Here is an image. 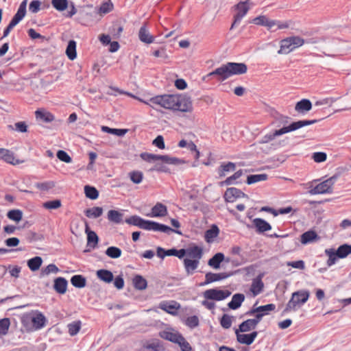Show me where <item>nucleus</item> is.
<instances>
[{
    "label": "nucleus",
    "mask_w": 351,
    "mask_h": 351,
    "mask_svg": "<svg viewBox=\"0 0 351 351\" xmlns=\"http://www.w3.org/2000/svg\"><path fill=\"white\" fill-rule=\"evenodd\" d=\"M150 101L152 106L157 104L159 107L172 111L191 113L193 110L192 99L185 94L156 95Z\"/></svg>",
    "instance_id": "obj_1"
},
{
    "label": "nucleus",
    "mask_w": 351,
    "mask_h": 351,
    "mask_svg": "<svg viewBox=\"0 0 351 351\" xmlns=\"http://www.w3.org/2000/svg\"><path fill=\"white\" fill-rule=\"evenodd\" d=\"M125 223L130 225L138 226L140 228L146 230H153L156 232H165L169 234L171 232H175L180 233L179 231L173 230L168 226L161 224L155 221L145 220L137 215H133L125 219Z\"/></svg>",
    "instance_id": "obj_2"
},
{
    "label": "nucleus",
    "mask_w": 351,
    "mask_h": 351,
    "mask_svg": "<svg viewBox=\"0 0 351 351\" xmlns=\"http://www.w3.org/2000/svg\"><path fill=\"white\" fill-rule=\"evenodd\" d=\"M317 120H300L295 122H293L288 126H284L279 130H276L271 133L265 135L261 140L258 142L260 144H266L273 141L276 136L282 135L284 134L295 131L302 127L307 126L315 123H317Z\"/></svg>",
    "instance_id": "obj_3"
},
{
    "label": "nucleus",
    "mask_w": 351,
    "mask_h": 351,
    "mask_svg": "<svg viewBox=\"0 0 351 351\" xmlns=\"http://www.w3.org/2000/svg\"><path fill=\"white\" fill-rule=\"evenodd\" d=\"M304 43V40L298 36L284 38L280 42V49L278 51V53L280 55H287L295 49L302 46Z\"/></svg>",
    "instance_id": "obj_4"
},
{
    "label": "nucleus",
    "mask_w": 351,
    "mask_h": 351,
    "mask_svg": "<svg viewBox=\"0 0 351 351\" xmlns=\"http://www.w3.org/2000/svg\"><path fill=\"white\" fill-rule=\"evenodd\" d=\"M309 295L310 293L307 290H300L293 293L284 312L287 313L291 311H296L298 308H300L307 302Z\"/></svg>",
    "instance_id": "obj_5"
},
{
    "label": "nucleus",
    "mask_w": 351,
    "mask_h": 351,
    "mask_svg": "<svg viewBox=\"0 0 351 351\" xmlns=\"http://www.w3.org/2000/svg\"><path fill=\"white\" fill-rule=\"evenodd\" d=\"M337 180V176H333L330 178L318 184L311 189L308 193L311 195L331 193L332 192V186Z\"/></svg>",
    "instance_id": "obj_6"
},
{
    "label": "nucleus",
    "mask_w": 351,
    "mask_h": 351,
    "mask_svg": "<svg viewBox=\"0 0 351 351\" xmlns=\"http://www.w3.org/2000/svg\"><path fill=\"white\" fill-rule=\"evenodd\" d=\"M234 9L237 12L234 16V22L232 24L231 29L234 28L236 25L239 24L241 21L242 19L250 9L249 0L240 1L234 6Z\"/></svg>",
    "instance_id": "obj_7"
},
{
    "label": "nucleus",
    "mask_w": 351,
    "mask_h": 351,
    "mask_svg": "<svg viewBox=\"0 0 351 351\" xmlns=\"http://www.w3.org/2000/svg\"><path fill=\"white\" fill-rule=\"evenodd\" d=\"M230 294L231 292L228 290L210 289L205 291L203 295L206 300L220 301L227 298Z\"/></svg>",
    "instance_id": "obj_8"
},
{
    "label": "nucleus",
    "mask_w": 351,
    "mask_h": 351,
    "mask_svg": "<svg viewBox=\"0 0 351 351\" xmlns=\"http://www.w3.org/2000/svg\"><path fill=\"white\" fill-rule=\"evenodd\" d=\"M29 321L32 323L33 328L35 330H38L45 326L46 318L41 313L36 312L32 315L27 316L23 319V323L24 324H26Z\"/></svg>",
    "instance_id": "obj_9"
},
{
    "label": "nucleus",
    "mask_w": 351,
    "mask_h": 351,
    "mask_svg": "<svg viewBox=\"0 0 351 351\" xmlns=\"http://www.w3.org/2000/svg\"><path fill=\"white\" fill-rule=\"evenodd\" d=\"M224 198L225 200L228 202H234L238 198H246L249 199V197L246 194L234 187L228 188L226 191Z\"/></svg>",
    "instance_id": "obj_10"
},
{
    "label": "nucleus",
    "mask_w": 351,
    "mask_h": 351,
    "mask_svg": "<svg viewBox=\"0 0 351 351\" xmlns=\"http://www.w3.org/2000/svg\"><path fill=\"white\" fill-rule=\"evenodd\" d=\"M185 256L187 258L197 260L199 261L203 256V249L197 245H191L184 249Z\"/></svg>",
    "instance_id": "obj_11"
},
{
    "label": "nucleus",
    "mask_w": 351,
    "mask_h": 351,
    "mask_svg": "<svg viewBox=\"0 0 351 351\" xmlns=\"http://www.w3.org/2000/svg\"><path fill=\"white\" fill-rule=\"evenodd\" d=\"M215 75L217 77L219 81H224L228 77H230V73L228 71V68L227 66V64H222L220 67L217 68L213 71L209 73L206 77Z\"/></svg>",
    "instance_id": "obj_12"
},
{
    "label": "nucleus",
    "mask_w": 351,
    "mask_h": 351,
    "mask_svg": "<svg viewBox=\"0 0 351 351\" xmlns=\"http://www.w3.org/2000/svg\"><path fill=\"white\" fill-rule=\"evenodd\" d=\"M226 64L230 76L244 74L247 72V68L244 63L228 62Z\"/></svg>",
    "instance_id": "obj_13"
},
{
    "label": "nucleus",
    "mask_w": 351,
    "mask_h": 351,
    "mask_svg": "<svg viewBox=\"0 0 351 351\" xmlns=\"http://www.w3.org/2000/svg\"><path fill=\"white\" fill-rule=\"evenodd\" d=\"M180 307V304L175 301L162 302L159 304V308L160 309L173 315L177 314V311Z\"/></svg>",
    "instance_id": "obj_14"
},
{
    "label": "nucleus",
    "mask_w": 351,
    "mask_h": 351,
    "mask_svg": "<svg viewBox=\"0 0 351 351\" xmlns=\"http://www.w3.org/2000/svg\"><path fill=\"white\" fill-rule=\"evenodd\" d=\"M239 330H236L235 333L237 335V339L240 343L250 345L253 343L256 337H257L258 332L254 331L250 334H239Z\"/></svg>",
    "instance_id": "obj_15"
},
{
    "label": "nucleus",
    "mask_w": 351,
    "mask_h": 351,
    "mask_svg": "<svg viewBox=\"0 0 351 351\" xmlns=\"http://www.w3.org/2000/svg\"><path fill=\"white\" fill-rule=\"evenodd\" d=\"M184 267L188 276L192 275L198 268L199 261L191 258H184L183 260Z\"/></svg>",
    "instance_id": "obj_16"
},
{
    "label": "nucleus",
    "mask_w": 351,
    "mask_h": 351,
    "mask_svg": "<svg viewBox=\"0 0 351 351\" xmlns=\"http://www.w3.org/2000/svg\"><path fill=\"white\" fill-rule=\"evenodd\" d=\"M228 276H230V275L226 273L215 274L208 272L205 275V282L202 285H208L216 281H219L227 278Z\"/></svg>",
    "instance_id": "obj_17"
},
{
    "label": "nucleus",
    "mask_w": 351,
    "mask_h": 351,
    "mask_svg": "<svg viewBox=\"0 0 351 351\" xmlns=\"http://www.w3.org/2000/svg\"><path fill=\"white\" fill-rule=\"evenodd\" d=\"M68 285L67 280L63 277H58L54 280L53 289L59 294H64Z\"/></svg>",
    "instance_id": "obj_18"
},
{
    "label": "nucleus",
    "mask_w": 351,
    "mask_h": 351,
    "mask_svg": "<svg viewBox=\"0 0 351 351\" xmlns=\"http://www.w3.org/2000/svg\"><path fill=\"white\" fill-rule=\"evenodd\" d=\"M252 223L256 228V231L259 233H263L271 229V226L261 218L254 219Z\"/></svg>",
    "instance_id": "obj_19"
},
{
    "label": "nucleus",
    "mask_w": 351,
    "mask_h": 351,
    "mask_svg": "<svg viewBox=\"0 0 351 351\" xmlns=\"http://www.w3.org/2000/svg\"><path fill=\"white\" fill-rule=\"evenodd\" d=\"M167 214V208L165 205L162 203L158 202L152 208V214L147 215L149 217H165Z\"/></svg>",
    "instance_id": "obj_20"
},
{
    "label": "nucleus",
    "mask_w": 351,
    "mask_h": 351,
    "mask_svg": "<svg viewBox=\"0 0 351 351\" xmlns=\"http://www.w3.org/2000/svg\"><path fill=\"white\" fill-rule=\"evenodd\" d=\"M85 232L87 234V245L95 248L98 243L99 238L94 231L90 230L87 223L85 226Z\"/></svg>",
    "instance_id": "obj_21"
},
{
    "label": "nucleus",
    "mask_w": 351,
    "mask_h": 351,
    "mask_svg": "<svg viewBox=\"0 0 351 351\" xmlns=\"http://www.w3.org/2000/svg\"><path fill=\"white\" fill-rule=\"evenodd\" d=\"M261 276H258L257 278L252 280L250 291L252 293L254 296L260 294L264 287V284L261 280Z\"/></svg>",
    "instance_id": "obj_22"
},
{
    "label": "nucleus",
    "mask_w": 351,
    "mask_h": 351,
    "mask_svg": "<svg viewBox=\"0 0 351 351\" xmlns=\"http://www.w3.org/2000/svg\"><path fill=\"white\" fill-rule=\"evenodd\" d=\"M319 239V237L317 234L313 230H308L305 232L301 235V243L302 244H308L310 243H313L317 241Z\"/></svg>",
    "instance_id": "obj_23"
},
{
    "label": "nucleus",
    "mask_w": 351,
    "mask_h": 351,
    "mask_svg": "<svg viewBox=\"0 0 351 351\" xmlns=\"http://www.w3.org/2000/svg\"><path fill=\"white\" fill-rule=\"evenodd\" d=\"M139 40L146 44H151L154 42V38L152 36L145 25L142 26L138 32Z\"/></svg>",
    "instance_id": "obj_24"
},
{
    "label": "nucleus",
    "mask_w": 351,
    "mask_h": 351,
    "mask_svg": "<svg viewBox=\"0 0 351 351\" xmlns=\"http://www.w3.org/2000/svg\"><path fill=\"white\" fill-rule=\"evenodd\" d=\"M36 119L42 120L45 123H51L55 119L54 115L45 110H37L35 112Z\"/></svg>",
    "instance_id": "obj_25"
},
{
    "label": "nucleus",
    "mask_w": 351,
    "mask_h": 351,
    "mask_svg": "<svg viewBox=\"0 0 351 351\" xmlns=\"http://www.w3.org/2000/svg\"><path fill=\"white\" fill-rule=\"evenodd\" d=\"M182 335L177 332L164 330L160 332V337L175 343H178Z\"/></svg>",
    "instance_id": "obj_26"
},
{
    "label": "nucleus",
    "mask_w": 351,
    "mask_h": 351,
    "mask_svg": "<svg viewBox=\"0 0 351 351\" xmlns=\"http://www.w3.org/2000/svg\"><path fill=\"white\" fill-rule=\"evenodd\" d=\"M245 300V295L243 293H235L233 295L231 301L228 304L230 309L236 310L239 308Z\"/></svg>",
    "instance_id": "obj_27"
},
{
    "label": "nucleus",
    "mask_w": 351,
    "mask_h": 351,
    "mask_svg": "<svg viewBox=\"0 0 351 351\" xmlns=\"http://www.w3.org/2000/svg\"><path fill=\"white\" fill-rule=\"evenodd\" d=\"M0 159L10 164H17L18 160H15L14 154L8 149L0 148Z\"/></svg>",
    "instance_id": "obj_28"
},
{
    "label": "nucleus",
    "mask_w": 351,
    "mask_h": 351,
    "mask_svg": "<svg viewBox=\"0 0 351 351\" xmlns=\"http://www.w3.org/2000/svg\"><path fill=\"white\" fill-rule=\"evenodd\" d=\"M312 108V104L309 99H303L298 101L295 106V110L298 112H304L309 111Z\"/></svg>",
    "instance_id": "obj_29"
},
{
    "label": "nucleus",
    "mask_w": 351,
    "mask_h": 351,
    "mask_svg": "<svg viewBox=\"0 0 351 351\" xmlns=\"http://www.w3.org/2000/svg\"><path fill=\"white\" fill-rule=\"evenodd\" d=\"M236 169V165L232 162L227 163H222L218 169V173L220 177L226 176L227 173L234 171Z\"/></svg>",
    "instance_id": "obj_30"
},
{
    "label": "nucleus",
    "mask_w": 351,
    "mask_h": 351,
    "mask_svg": "<svg viewBox=\"0 0 351 351\" xmlns=\"http://www.w3.org/2000/svg\"><path fill=\"white\" fill-rule=\"evenodd\" d=\"M223 260L224 254L221 252H218L208 260V265L214 269H218Z\"/></svg>",
    "instance_id": "obj_31"
},
{
    "label": "nucleus",
    "mask_w": 351,
    "mask_h": 351,
    "mask_svg": "<svg viewBox=\"0 0 351 351\" xmlns=\"http://www.w3.org/2000/svg\"><path fill=\"white\" fill-rule=\"evenodd\" d=\"M276 308V306L274 304H269L264 306H260L256 308H253L249 312L247 313V315H252L255 314V313H264V315L267 314L268 311H274Z\"/></svg>",
    "instance_id": "obj_32"
},
{
    "label": "nucleus",
    "mask_w": 351,
    "mask_h": 351,
    "mask_svg": "<svg viewBox=\"0 0 351 351\" xmlns=\"http://www.w3.org/2000/svg\"><path fill=\"white\" fill-rule=\"evenodd\" d=\"M219 229L216 225H213L212 227L206 231L205 240L207 243H212L214 239L219 235Z\"/></svg>",
    "instance_id": "obj_33"
},
{
    "label": "nucleus",
    "mask_w": 351,
    "mask_h": 351,
    "mask_svg": "<svg viewBox=\"0 0 351 351\" xmlns=\"http://www.w3.org/2000/svg\"><path fill=\"white\" fill-rule=\"evenodd\" d=\"M97 276L101 280L110 283L113 280V274L112 273L107 269H99L97 271Z\"/></svg>",
    "instance_id": "obj_34"
},
{
    "label": "nucleus",
    "mask_w": 351,
    "mask_h": 351,
    "mask_svg": "<svg viewBox=\"0 0 351 351\" xmlns=\"http://www.w3.org/2000/svg\"><path fill=\"white\" fill-rule=\"evenodd\" d=\"M133 285L136 289L144 290L147 288V282L143 276L136 275L133 278Z\"/></svg>",
    "instance_id": "obj_35"
},
{
    "label": "nucleus",
    "mask_w": 351,
    "mask_h": 351,
    "mask_svg": "<svg viewBox=\"0 0 351 351\" xmlns=\"http://www.w3.org/2000/svg\"><path fill=\"white\" fill-rule=\"evenodd\" d=\"M66 54L71 60L76 58V42L75 40H71L69 42L66 49Z\"/></svg>",
    "instance_id": "obj_36"
},
{
    "label": "nucleus",
    "mask_w": 351,
    "mask_h": 351,
    "mask_svg": "<svg viewBox=\"0 0 351 351\" xmlns=\"http://www.w3.org/2000/svg\"><path fill=\"white\" fill-rule=\"evenodd\" d=\"M351 254V245L343 244L336 250V254L339 258H344Z\"/></svg>",
    "instance_id": "obj_37"
},
{
    "label": "nucleus",
    "mask_w": 351,
    "mask_h": 351,
    "mask_svg": "<svg viewBox=\"0 0 351 351\" xmlns=\"http://www.w3.org/2000/svg\"><path fill=\"white\" fill-rule=\"evenodd\" d=\"M71 282L76 288H83L86 285V280L82 275H75L71 277Z\"/></svg>",
    "instance_id": "obj_38"
},
{
    "label": "nucleus",
    "mask_w": 351,
    "mask_h": 351,
    "mask_svg": "<svg viewBox=\"0 0 351 351\" xmlns=\"http://www.w3.org/2000/svg\"><path fill=\"white\" fill-rule=\"evenodd\" d=\"M85 215L88 218H97L103 213V208L101 207L95 206L91 208L86 209L84 211Z\"/></svg>",
    "instance_id": "obj_39"
},
{
    "label": "nucleus",
    "mask_w": 351,
    "mask_h": 351,
    "mask_svg": "<svg viewBox=\"0 0 351 351\" xmlns=\"http://www.w3.org/2000/svg\"><path fill=\"white\" fill-rule=\"evenodd\" d=\"M108 219L115 223H120L123 219V214L115 210L108 212Z\"/></svg>",
    "instance_id": "obj_40"
},
{
    "label": "nucleus",
    "mask_w": 351,
    "mask_h": 351,
    "mask_svg": "<svg viewBox=\"0 0 351 351\" xmlns=\"http://www.w3.org/2000/svg\"><path fill=\"white\" fill-rule=\"evenodd\" d=\"M43 263V259L40 256H35L34 258H32L29 259L27 261V265L29 268L33 271H37Z\"/></svg>",
    "instance_id": "obj_41"
},
{
    "label": "nucleus",
    "mask_w": 351,
    "mask_h": 351,
    "mask_svg": "<svg viewBox=\"0 0 351 351\" xmlns=\"http://www.w3.org/2000/svg\"><path fill=\"white\" fill-rule=\"evenodd\" d=\"M101 129L104 132L114 134L118 136H123L128 132V130H126V129L110 128L108 126H104V125L101 126Z\"/></svg>",
    "instance_id": "obj_42"
},
{
    "label": "nucleus",
    "mask_w": 351,
    "mask_h": 351,
    "mask_svg": "<svg viewBox=\"0 0 351 351\" xmlns=\"http://www.w3.org/2000/svg\"><path fill=\"white\" fill-rule=\"evenodd\" d=\"M60 271L58 267L55 264H49L46 267L42 269L40 271V276L45 277L51 274H58Z\"/></svg>",
    "instance_id": "obj_43"
},
{
    "label": "nucleus",
    "mask_w": 351,
    "mask_h": 351,
    "mask_svg": "<svg viewBox=\"0 0 351 351\" xmlns=\"http://www.w3.org/2000/svg\"><path fill=\"white\" fill-rule=\"evenodd\" d=\"M325 254L328 256L327 265L330 267L335 264L337 258H339L338 256L336 254V251L332 248L326 249Z\"/></svg>",
    "instance_id": "obj_44"
},
{
    "label": "nucleus",
    "mask_w": 351,
    "mask_h": 351,
    "mask_svg": "<svg viewBox=\"0 0 351 351\" xmlns=\"http://www.w3.org/2000/svg\"><path fill=\"white\" fill-rule=\"evenodd\" d=\"M27 3V0H23L21 3L16 13L14 16V18L21 21L25 17L26 14Z\"/></svg>",
    "instance_id": "obj_45"
},
{
    "label": "nucleus",
    "mask_w": 351,
    "mask_h": 351,
    "mask_svg": "<svg viewBox=\"0 0 351 351\" xmlns=\"http://www.w3.org/2000/svg\"><path fill=\"white\" fill-rule=\"evenodd\" d=\"M7 217L10 220L19 222L22 219L23 212L19 209L10 210L8 212Z\"/></svg>",
    "instance_id": "obj_46"
},
{
    "label": "nucleus",
    "mask_w": 351,
    "mask_h": 351,
    "mask_svg": "<svg viewBox=\"0 0 351 351\" xmlns=\"http://www.w3.org/2000/svg\"><path fill=\"white\" fill-rule=\"evenodd\" d=\"M254 323L255 322L252 321V319H247L239 325V328L238 330L241 332L250 331L256 328V326Z\"/></svg>",
    "instance_id": "obj_47"
},
{
    "label": "nucleus",
    "mask_w": 351,
    "mask_h": 351,
    "mask_svg": "<svg viewBox=\"0 0 351 351\" xmlns=\"http://www.w3.org/2000/svg\"><path fill=\"white\" fill-rule=\"evenodd\" d=\"M267 175L265 173L250 175L247 176V183L252 184L258 182L264 181L267 179Z\"/></svg>",
    "instance_id": "obj_48"
},
{
    "label": "nucleus",
    "mask_w": 351,
    "mask_h": 351,
    "mask_svg": "<svg viewBox=\"0 0 351 351\" xmlns=\"http://www.w3.org/2000/svg\"><path fill=\"white\" fill-rule=\"evenodd\" d=\"M106 254L111 258H118L121 256V250L117 247L111 246L106 249Z\"/></svg>",
    "instance_id": "obj_49"
},
{
    "label": "nucleus",
    "mask_w": 351,
    "mask_h": 351,
    "mask_svg": "<svg viewBox=\"0 0 351 351\" xmlns=\"http://www.w3.org/2000/svg\"><path fill=\"white\" fill-rule=\"evenodd\" d=\"M51 5L58 11H64L69 6L68 0H51Z\"/></svg>",
    "instance_id": "obj_50"
},
{
    "label": "nucleus",
    "mask_w": 351,
    "mask_h": 351,
    "mask_svg": "<svg viewBox=\"0 0 351 351\" xmlns=\"http://www.w3.org/2000/svg\"><path fill=\"white\" fill-rule=\"evenodd\" d=\"M84 193L86 196L90 199H96L99 196L98 191L95 187L88 185L84 186Z\"/></svg>",
    "instance_id": "obj_51"
},
{
    "label": "nucleus",
    "mask_w": 351,
    "mask_h": 351,
    "mask_svg": "<svg viewBox=\"0 0 351 351\" xmlns=\"http://www.w3.org/2000/svg\"><path fill=\"white\" fill-rule=\"evenodd\" d=\"M242 174H243V171L241 169L236 171L232 176L227 178L225 181L221 182V185L222 184L231 185V184H235L236 183L235 181L237 179H239L242 176Z\"/></svg>",
    "instance_id": "obj_52"
},
{
    "label": "nucleus",
    "mask_w": 351,
    "mask_h": 351,
    "mask_svg": "<svg viewBox=\"0 0 351 351\" xmlns=\"http://www.w3.org/2000/svg\"><path fill=\"white\" fill-rule=\"evenodd\" d=\"M81 328V322H73L68 325L69 333L71 336L77 335Z\"/></svg>",
    "instance_id": "obj_53"
},
{
    "label": "nucleus",
    "mask_w": 351,
    "mask_h": 351,
    "mask_svg": "<svg viewBox=\"0 0 351 351\" xmlns=\"http://www.w3.org/2000/svg\"><path fill=\"white\" fill-rule=\"evenodd\" d=\"M62 206L61 201L60 199H54L51 201H48L43 203V206L45 209L53 210L58 209L60 208Z\"/></svg>",
    "instance_id": "obj_54"
},
{
    "label": "nucleus",
    "mask_w": 351,
    "mask_h": 351,
    "mask_svg": "<svg viewBox=\"0 0 351 351\" xmlns=\"http://www.w3.org/2000/svg\"><path fill=\"white\" fill-rule=\"evenodd\" d=\"M130 180L134 184H140L143 178V174L141 171H134L130 173Z\"/></svg>",
    "instance_id": "obj_55"
},
{
    "label": "nucleus",
    "mask_w": 351,
    "mask_h": 351,
    "mask_svg": "<svg viewBox=\"0 0 351 351\" xmlns=\"http://www.w3.org/2000/svg\"><path fill=\"white\" fill-rule=\"evenodd\" d=\"M10 319L8 318H3L0 319V335H5L10 327Z\"/></svg>",
    "instance_id": "obj_56"
},
{
    "label": "nucleus",
    "mask_w": 351,
    "mask_h": 351,
    "mask_svg": "<svg viewBox=\"0 0 351 351\" xmlns=\"http://www.w3.org/2000/svg\"><path fill=\"white\" fill-rule=\"evenodd\" d=\"M339 97L335 98V97H328L324 98L323 99L317 101L315 103V106H319L322 105H328L329 106H331L333 103H335Z\"/></svg>",
    "instance_id": "obj_57"
},
{
    "label": "nucleus",
    "mask_w": 351,
    "mask_h": 351,
    "mask_svg": "<svg viewBox=\"0 0 351 351\" xmlns=\"http://www.w3.org/2000/svg\"><path fill=\"white\" fill-rule=\"evenodd\" d=\"M167 256H175L179 258H182L185 256L184 249H180L179 250L176 249L167 250L166 253Z\"/></svg>",
    "instance_id": "obj_58"
},
{
    "label": "nucleus",
    "mask_w": 351,
    "mask_h": 351,
    "mask_svg": "<svg viewBox=\"0 0 351 351\" xmlns=\"http://www.w3.org/2000/svg\"><path fill=\"white\" fill-rule=\"evenodd\" d=\"M158 154H149L147 152L141 153L140 156L141 158L148 162H152L158 161Z\"/></svg>",
    "instance_id": "obj_59"
},
{
    "label": "nucleus",
    "mask_w": 351,
    "mask_h": 351,
    "mask_svg": "<svg viewBox=\"0 0 351 351\" xmlns=\"http://www.w3.org/2000/svg\"><path fill=\"white\" fill-rule=\"evenodd\" d=\"M220 324L223 328H230L232 326V317L228 315L224 314L220 320Z\"/></svg>",
    "instance_id": "obj_60"
},
{
    "label": "nucleus",
    "mask_w": 351,
    "mask_h": 351,
    "mask_svg": "<svg viewBox=\"0 0 351 351\" xmlns=\"http://www.w3.org/2000/svg\"><path fill=\"white\" fill-rule=\"evenodd\" d=\"M113 5L110 2V1H106L103 3L99 9V13L100 14H107L109 12H110L112 10Z\"/></svg>",
    "instance_id": "obj_61"
},
{
    "label": "nucleus",
    "mask_w": 351,
    "mask_h": 351,
    "mask_svg": "<svg viewBox=\"0 0 351 351\" xmlns=\"http://www.w3.org/2000/svg\"><path fill=\"white\" fill-rule=\"evenodd\" d=\"M178 344L180 346L182 351H192V347L183 336L181 337Z\"/></svg>",
    "instance_id": "obj_62"
},
{
    "label": "nucleus",
    "mask_w": 351,
    "mask_h": 351,
    "mask_svg": "<svg viewBox=\"0 0 351 351\" xmlns=\"http://www.w3.org/2000/svg\"><path fill=\"white\" fill-rule=\"evenodd\" d=\"M57 157L60 160L66 163H70L72 161V159L69 155L63 150H59L57 152Z\"/></svg>",
    "instance_id": "obj_63"
},
{
    "label": "nucleus",
    "mask_w": 351,
    "mask_h": 351,
    "mask_svg": "<svg viewBox=\"0 0 351 351\" xmlns=\"http://www.w3.org/2000/svg\"><path fill=\"white\" fill-rule=\"evenodd\" d=\"M186 324L191 328H193L199 325V319L195 315L189 317L186 319Z\"/></svg>",
    "instance_id": "obj_64"
}]
</instances>
